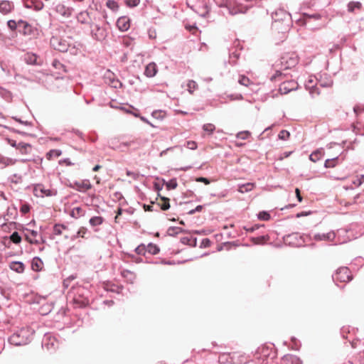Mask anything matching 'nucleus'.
Segmentation results:
<instances>
[{"mask_svg": "<svg viewBox=\"0 0 364 364\" xmlns=\"http://www.w3.org/2000/svg\"><path fill=\"white\" fill-rule=\"evenodd\" d=\"M261 227H264V225H259V224H255L254 225H252V226H244V230H246V232H255V230H258L259 228H260Z\"/></svg>", "mask_w": 364, "mask_h": 364, "instance_id": "54", "label": "nucleus"}, {"mask_svg": "<svg viewBox=\"0 0 364 364\" xmlns=\"http://www.w3.org/2000/svg\"><path fill=\"white\" fill-rule=\"evenodd\" d=\"M70 37L65 38L60 36H53L50 40V44L53 49L62 53L67 52L70 46Z\"/></svg>", "mask_w": 364, "mask_h": 364, "instance_id": "5", "label": "nucleus"}, {"mask_svg": "<svg viewBox=\"0 0 364 364\" xmlns=\"http://www.w3.org/2000/svg\"><path fill=\"white\" fill-rule=\"evenodd\" d=\"M235 353H223L219 355L218 362L221 364L234 363Z\"/></svg>", "mask_w": 364, "mask_h": 364, "instance_id": "17", "label": "nucleus"}, {"mask_svg": "<svg viewBox=\"0 0 364 364\" xmlns=\"http://www.w3.org/2000/svg\"><path fill=\"white\" fill-rule=\"evenodd\" d=\"M106 6L113 11H115L119 9V5L114 0H108L106 2Z\"/></svg>", "mask_w": 364, "mask_h": 364, "instance_id": "49", "label": "nucleus"}, {"mask_svg": "<svg viewBox=\"0 0 364 364\" xmlns=\"http://www.w3.org/2000/svg\"><path fill=\"white\" fill-rule=\"evenodd\" d=\"M352 275L350 270L346 267L338 268L336 273L332 275V279L334 282H348L352 279Z\"/></svg>", "mask_w": 364, "mask_h": 364, "instance_id": "6", "label": "nucleus"}, {"mask_svg": "<svg viewBox=\"0 0 364 364\" xmlns=\"http://www.w3.org/2000/svg\"><path fill=\"white\" fill-rule=\"evenodd\" d=\"M18 24L19 20L18 21H16L15 20L11 19L7 21V26L12 31L16 30L18 31Z\"/></svg>", "mask_w": 364, "mask_h": 364, "instance_id": "40", "label": "nucleus"}, {"mask_svg": "<svg viewBox=\"0 0 364 364\" xmlns=\"http://www.w3.org/2000/svg\"><path fill=\"white\" fill-rule=\"evenodd\" d=\"M62 154V151L60 149H51L46 154V157L48 160L53 158H57Z\"/></svg>", "mask_w": 364, "mask_h": 364, "instance_id": "36", "label": "nucleus"}, {"mask_svg": "<svg viewBox=\"0 0 364 364\" xmlns=\"http://www.w3.org/2000/svg\"><path fill=\"white\" fill-rule=\"evenodd\" d=\"M240 53L237 50H230L229 53V63L235 65L237 63V60L240 58Z\"/></svg>", "mask_w": 364, "mask_h": 364, "instance_id": "28", "label": "nucleus"}, {"mask_svg": "<svg viewBox=\"0 0 364 364\" xmlns=\"http://www.w3.org/2000/svg\"><path fill=\"white\" fill-rule=\"evenodd\" d=\"M44 6L43 3L41 0H29L25 3V7L31 9L35 11H41Z\"/></svg>", "mask_w": 364, "mask_h": 364, "instance_id": "18", "label": "nucleus"}, {"mask_svg": "<svg viewBox=\"0 0 364 364\" xmlns=\"http://www.w3.org/2000/svg\"><path fill=\"white\" fill-rule=\"evenodd\" d=\"M285 76L286 75L282 73L280 70H276L275 73L270 77V80L276 82L277 80H283Z\"/></svg>", "mask_w": 364, "mask_h": 364, "instance_id": "39", "label": "nucleus"}, {"mask_svg": "<svg viewBox=\"0 0 364 364\" xmlns=\"http://www.w3.org/2000/svg\"><path fill=\"white\" fill-rule=\"evenodd\" d=\"M14 9L12 1L8 0L0 1V13L6 15L11 13Z\"/></svg>", "mask_w": 364, "mask_h": 364, "instance_id": "15", "label": "nucleus"}, {"mask_svg": "<svg viewBox=\"0 0 364 364\" xmlns=\"http://www.w3.org/2000/svg\"><path fill=\"white\" fill-rule=\"evenodd\" d=\"M151 116L156 119H163L165 117V112L162 110H154L151 113Z\"/></svg>", "mask_w": 364, "mask_h": 364, "instance_id": "51", "label": "nucleus"}, {"mask_svg": "<svg viewBox=\"0 0 364 364\" xmlns=\"http://www.w3.org/2000/svg\"><path fill=\"white\" fill-rule=\"evenodd\" d=\"M9 267L11 270L17 272L22 273L24 272L25 265L22 262L14 261L9 264Z\"/></svg>", "mask_w": 364, "mask_h": 364, "instance_id": "20", "label": "nucleus"}, {"mask_svg": "<svg viewBox=\"0 0 364 364\" xmlns=\"http://www.w3.org/2000/svg\"><path fill=\"white\" fill-rule=\"evenodd\" d=\"M323 154L324 151L323 149H316L310 154L309 159L313 162H316L323 157Z\"/></svg>", "mask_w": 364, "mask_h": 364, "instance_id": "24", "label": "nucleus"}, {"mask_svg": "<svg viewBox=\"0 0 364 364\" xmlns=\"http://www.w3.org/2000/svg\"><path fill=\"white\" fill-rule=\"evenodd\" d=\"M31 149V145L28 143L25 142H19L18 143V147L17 150H19V151L22 154H27L30 152V150Z\"/></svg>", "mask_w": 364, "mask_h": 364, "instance_id": "25", "label": "nucleus"}, {"mask_svg": "<svg viewBox=\"0 0 364 364\" xmlns=\"http://www.w3.org/2000/svg\"><path fill=\"white\" fill-rule=\"evenodd\" d=\"M134 252L139 255L145 256L146 253V245L144 244L139 245L135 248Z\"/></svg>", "mask_w": 364, "mask_h": 364, "instance_id": "50", "label": "nucleus"}, {"mask_svg": "<svg viewBox=\"0 0 364 364\" xmlns=\"http://www.w3.org/2000/svg\"><path fill=\"white\" fill-rule=\"evenodd\" d=\"M68 186L80 192L92 188V185L88 180H85L82 182L75 181L73 183H70Z\"/></svg>", "mask_w": 364, "mask_h": 364, "instance_id": "13", "label": "nucleus"}, {"mask_svg": "<svg viewBox=\"0 0 364 364\" xmlns=\"http://www.w3.org/2000/svg\"><path fill=\"white\" fill-rule=\"evenodd\" d=\"M87 232V229L85 228H80L78 231L70 236V240L72 241H75L77 238L81 237H84L85 236V234Z\"/></svg>", "mask_w": 364, "mask_h": 364, "instance_id": "37", "label": "nucleus"}, {"mask_svg": "<svg viewBox=\"0 0 364 364\" xmlns=\"http://www.w3.org/2000/svg\"><path fill=\"white\" fill-rule=\"evenodd\" d=\"M89 16V13L87 11H81L77 16V21L81 23H85L87 18Z\"/></svg>", "mask_w": 364, "mask_h": 364, "instance_id": "46", "label": "nucleus"}, {"mask_svg": "<svg viewBox=\"0 0 364 364\" xmlns=\"http://www.w3.org/2000/svg\"><path fill=\"white\" fill-rule=\"evenodd\" d=\"M252 187H253V184L248 183L243 185L242 186L240 187V191L242 193L248 192L249 191H251L252 189Z\"/></svg>", "mask_w": 364, "mask_h": 364, "instance_id": "61", "label": "nucleus"}, {"mask_svg": "<svg viewBox=\"0 0 364 364\" xmlns=\"http://www.w3.org/2000/svg\"><path fill=\"white\" fill-rule=\"evenodd\" d=\"M52 65L58 70H61L64 68V65L61 63L58 60L54 59L52 62Z\"/></svg>", "mask_w": 364, "mask_h": 364, "instance_id": "58", "label": "nucleus"}, {"mask_svg": "<svg viewBox=\"0 0 364 364\" xmlns=\"http://www.w3.org/2000/svg\"><path fill=\"white\" fill-rule=\"evenodd\" d=\"M38 57L34 53H28L24 56V60L29 65H39L38 62Z\"/></svg>", "mask_w": 364, "mask_h": 364, "instance_id": "22", "label": "nucleus"}, {"mask_svg": "<svg viewBox=\"0 0 364 364\" xmlns=\"http://www.w3.org/2000/svg\"><path fill=\"white\" fill-rule=\"evenodd\" d=\"M298 63L296 57H282L281 58V65L284 70L290 69Z\"/></svg>", "mask_w": 364, "mask_h": 364, "instance_id": "14", "label": "nucleus"}, {"mask_svg": "<svg viewBox=\"0 0 364 364\" xmlns=\"http://www.w3.org/2000/svg\"><path fill=\"white\" fill-rule=\"evenodd\" d=\"M61 226H60L59 223L55 224L53 226V234L56 235H60L63 232V230L61 229Z\"/></svg>", "mask_w": 364, "mask_h": 364, "instance_id": "63", "label": "nucleus"}, {"mask_svg": "<svg viewBox=\"0 0 364 364\" xmlns=\"http://www.w3.org/2000/svg\"><path fill=\"white\" fill-rule=\"evenodd\" d=\"M43 262L38 257H35L31 262V268L35 272H40L42 269Z\"/></svg>", "mask_w": 364, "mask_h": 364, "instance_id": "23", "label": "nucleus"}, {"mask_svg": "<svg viewBox=\"0 0 364 364\" xmlns=\"http://www.w3.org/2000/svg\"><path fill=\"white\" fill-rule=\"evenodd\" d=\"M42 347L48 351H54L58 347V342L51 333H45L42 340Z\"/></svg>", "mask_w": 364, "mask_h": 364, "instance_id": "8", "label": "nucleus"}, {"mask_svg": "<svg viewBox=\"0 0 364 364\" xmlns=\"http://www.w3.org/2000/svg\"><path fill=\"white\" fill-rule=\"evenodd\" d=\"M104 220L102 216H93L90 219L89 223L92 227H97L102 225Z\"/></svg>", "mask_w": 364, "mask_h": 364, "instance_id": "32", "label": "nucleus"}, {"mask_svg": "<svg viewBox=\"0 0 364 364\" xmlns=\"http://www.w3.org/2000/svg\"><path fill=\"white\" fill-rule=\"evenodd\" d=\"M23 178L21 175L14 173L9 178V181L14 184H18L22 182Z\"/></svg>", "mask_w": 364, "mask_h": 364, "instance_id": "38", "label": "nucleus"}, {"mask_svg": "<svg viewBox=\"0 0 364 364\" xmlns=\"http://www.w3.org/2000/svg\"><path fill=\"white\" fill-rule=\"evenodd\" d=\"M129 145H130V143H129V142H123V143H121L116 148H114V149L119 150L120 151H125Z\"/></svg>", "mask_w": 364, "mask_h": 364, "instance_id": "57", "label": "nucleus"}, {"mask_svg": "<svg viewBox=\"0 0 364 364\" xmlns=\"http://www.w3.org/2000/svg\"><path fill=\"white\" fill-rule=\"evenodd\" d=\"M112 76H107V78L109 80V85L114 88H121L123 84L118 80L114 77V74H110Z\"/></svg>", "mask_w": 364, "mask_h": 364, "instance_id": "30", "label": "nucleus"}, {"mask_svg": "<svg viewBox=\"0 0 364 364\" xmlns=\"http://www.w3.org/2000/svg\"><path fill=\"white\" fill-rule=\"evenodd\" d=\"M122 276L124 277H126L127 278V279H129L131 283L133 282V281L135 279V275L134 274L129 271V270H124L122 273Z\"/></svg>", "mask_w": 364, "mask_h": 364, "instance_id": "53", "label": "nucleus"}, {"mask_svg": "<svg viewBox=\"0 0 364 364\" xmlns=\"http://www.w3.org/2000/svg\"><path fill=\"white\" fill-rule=\"evenodd\" d=\"M362 6V4L359 1H350L348 4V11L349 12H353L355 9H360Z\"/></svg>", "mask_w": 364, "mask_h": 364, "instance_id": "35", "label": "nucleus"}, {"mask_svg": "<svg viewBox=\"0 0 364 364\" xmlns=\"http://www.w3.org/2000/svg\"><path fill=\"white\" fill-rule=\"evenodd\" d=\"M85 214V210L83 208L81 207H75L71 210L70 215L74 218H79L82 216H84Z\"/></svg>", "mask_w": 364, "mask_h": 364, "instance_id": "27", "label": "nucleus"}, {"mask_svg": "<svg viewBox=\"0 0 364 364\" xmlns=\"http://www.w3.org/2000/svg\"><path fill=\"white\" fill-rule=\"evenodd\" d=\"M303 16L304 18H314L315 20H318L321 18V16L319 14L315 13L313 14H309L306 13H304Z\"/></svg>", "mask_w": 364, "mask_h": 364, "instance_id": "60", "label": "nucleus"}, {"mask_svg": "<svg viewBox=\"0 0 364 364\" xmlns=\"http://www.w3.org/2000/svg\"><path fill=\"white\" fill-rule=\"evenodd\" d=\"M271 216L269 212L262 210L257 214V218L260 220L267 221L270 219Z\"/></svg>", "mask_w": 364, "mask_h": 364, "instance_id": "44", "label": "nucleus"}, {"mask_svg": "<svg viewBox=\"0 0 364 364\" xmlns=\"http://www.w3.org/2000/svg\"><path fill=\"white\" fill-rule=\"evenodd\" d=\"M91 36L93 39L97 41H102L107 36V28L98 24H95L94 25V28L91 30Z\"/></svg>", "mask_w": 364, "mask_h": 364, "instance_id": "10", "label": "nucleus"}, {"mask_svg": "<svg viewBox=\"0 0 364 364\" xmlns=\"http://www.w3.org/2000/svg\"><path fill=\"white\" fill-rule=\"evenodd\" d=\"M306 237L309 240L315 241H333L336 237V234L333 231L328 232L327 233H316L314 235L311 234L306 235Z\"/></svg>", "mask_w": 364, "mask_h": 364, "instance_id": "11", "label": "nucleus"}, {"mask_svg": "<svg viewBox=\"0 0 364 364\" xmlns=\"http://www.w3.org/2000/svg\"><path fill=\"white\" fill-rule=\"evenodd\" d=\"M339 160L338 156L326 159L324 163V167L326 168H334L338 164Z\"/></svg>", "mask_w": 364, "mask_h": 364, "instance_id": "33", "label": "nucleus"}, {"mask_svg": "<svg viewBox=\"0 0 364 364\" xmlns=\"http://www.w3.org/2000/svg\"><path fill=\"white\" fill-rule=\"evenodd\" d=\"M181 242L191 247L197 245V238L193 237H183L181 238Z\"/></svg>", "mask_w": 364, "mask_h": 364, "instance_id": "29", "label": "nucleus"}, {"mask_svg": "<svg viewBox=\"0 0 364 364\" xmlns=\"http://www.w3.org/2000/svg\"><path fill=\"white\" fill-rule=\"evenodd\" d=\"M250 135L251 133L249 131H242L236 134V137L239 139L245 140L247 139Z\"/></svg>", "mask_w": 364, "mask_h": 364, "instance_id": "52", "label": "nucleus"}, {"mask_svg": "<svg viewBox=\"0 0 364 364\" xmlns=\"http://www.w3.org/2000/svg\"><path fill=\"white\" fill-rule=\"evenodd\" d=\"M10 240L14 244H19L21 242V237L18 232L15 231L10 235Z\"/></svg>", "mask_w": 364, "mask_h": 364, "instance_id": "48", "label": "nucleus"}, {"mask_svg": "<svg viewBox=\"0 0 364 364\" xmlns=\"http://www.w3.org/2000/svg\"><path fill=\"white\" fill-rule=\"evenodd\" d=\"M157 73V66L155 63H149L144 70V75L148 77H152Z\"/></svg>", "mask_w": 364, "mask_h": 364, "instance_id": "19", "label": "nucleus"}, {"mask_svg": "<svg viewBox=\"0 0 364 364\" xmlns=\"http://www.w3.org/2000/svg\"><path fill=\"white\" fill-rule=\"evenodd\" d=\"M272 28L281 33L289 32L292 26L291 15L282 8L276 9L272 12Z\"/></svg>", "mask_w": 364, "mask_h": 364, "instance_id": "1", "label": "nucleus"}, {"mask_svg": "<svg viewBox=\"0 0 364 364\" xmlns=\"http://www.w3.org/2000/svg\"><path fill=\"white\" fill-rule=\"evenodd\" d=\"M238 82L240 85L247 87L250 83V80L245 75H240L238 80Z\"/></svg>", "mask_w": 364, "mask_h": 364, "instance_id": "56", "label": "nucleus"}, {"mask_svg": "<svg viewBox=\"0 0 364 364\" xmlns=\"http://www.w3.org/2000/svg\"><path fill=\"white\" fill-rule=\"evenodd\" d=\"M33 192L36 197L53 196L57 194L56 191L46 189L41 183L34 185Z\"/></svg>", "mask_w": 364, "mask_h": 364, "instance_id": "9", "label": "nucleus"}, {"mask_svg": "<svg viewBox=\"0 0 364 364\" xmlns=\"http://www.w3.org/2000/svg\"><path fill=\"white\" fill-rule=\"evenodd\" d=\"M16 162V160H14L11 158L5 157L0 154V164H4V166L13 165Z\"/></svg>", "mask_w": 364, "mask_h": 364, "instance_id": "42", "label": "nucleus"}, {"mask_svg": "<svg viewBox=\"0 0 364 364\" xmlns=\"http://www.w3.org/2000/svg\"><path fill=\"white\" fill-rule=\"evenodd\" d=\"M18 32L24 36L33 38L38 34V30L27 21L20 19L18 24Z\"/></svg>", "mask_w": 364, "mask_h": 364, "instance_id": "7", "label": "nucleus"}, {"mask_svg": "<svg viewBox=\"0 0 364 364\" xmlns=\"http://www.w3.org/2000/svg\"><path fill=\"white\" fill-rule=\"evenodd\" d=\"M73 301L75 304L76 305V307L78 308H84L88 304L87 299H80L75 297L74 298Z\"/></svg>", "mask_w": 364, "mask_h": 364, "instance_id": "43", "label": "nucleus"}, {"mask_svg": "<svg viewBox=\"0 0 364 364\" xmlns=\"http://www.w3.org/2000/svg\"><path fill=\"white\" fill-rule=\"evenodd\" d=\"M306 235H300L298 232H292L291 234L285 235L283 237V240L285 245L291 247H303L306 242Z\"/></svg>", "mask_w": 364, "mask_h": 364, "instance_id": "4", "label": "nucleus"}, {"mask_svg": "<svg viewBox=\"0 0 364 364\" xmlns=\"http://www.w3.org/2000/svg\"><path fill=\"white\" fill-rule=\"evenodd\" d=\"M203 129L204 132H205L206 133H208L209 135L212 134L213 133V132L215 131V127L214 124H210V123H208V124H205L203 126Z\"/></svg>", "mask_w": 364, "mask_h": 364, "instance_id": "47", "label": "nucleus"}, {"mask_svg": "<svg viewBox=\"0 0 364 364\" xmlns=\"http://www.w3.org/2000/svg\"><path fill=\"white\" fill-rule=\"evenodd\" d=\"M34 332L30 326L22 327L9 338V342L16 346L26 345L31 341Z\"/></svg>", "mask_w": 364, "mask_h": 364, "instance_id": "2", "label": "nucleus"}, {"mask_svg": "<svg viewBox=\"0 0 364 364\" xmlns=\"http://www.w3.org/2000/svg\"><path fill=\"white\" fill-rule=\"evenodd\" d=\"M162 203L159 204L160 205L161 210H167L170 208L169 198L166 197H161Z\"/></svg>", "mask_w": 364, "mask_h": 364, "instance_id": "45", "label": "nucleus"}, {"mask_svg": "<svg viewBox=\"0 0 364 364\" xmlns=\"http://www.w3.org/2000/svg\"><path fill=\"white\" fill-rule=\"evenodd\" d=\"M282 364H302V361L296 355H287L284 356Z\"/></svg>", "mask_w": 364, "mask_h": 364, "instance_id": "21", "label": "nucleus"}, {"mask_svg": "<svg viewBox=\"0 0 364 364\" xmlns=\"http://www.w3.org/2000/svg\"><path fill=\"white\" fill-rule=\"evenodd\" d=\"M289 132L285 129L280 131L278 134V138L282 140H287L289 138Z\"/></svg>", "mask_w": 364, "mask_h": 364, "instance_id": "55", "label": "nucleus"}, {"mask_svg": "<svg viewBox=\"0 0 364 364\" xmlns=\"http://www.w3.org/2000/svg\"><path fill=\"white\" fill-rule=\"evenodd\" d=\"M298 83L295 80H284L279 85V90L281 94H287L296 90Z\"/></svg>", "mask_w": 364, "mask_h": 364, "instance_id": "12", "label": "nucleus"}, {"mask_svg": "<svg viewBox=\"0 0 364 364\" xmlns=\"http://www.w3.org/2000/svg\"><path fill=\"white\" fill-rule=\"evenodd\" d=\"M257 358L262 360V364H269L270 361H272L277 358V352L273 348L269 346H262L259 348L257 351Z\"/></svg>", "mask_w": 364, "mask_h": 364, "instance_id": "3", "label": "nucleus"}, {"mask_svg": "<svg viewBox=\"0 0 364 364\" xmlns=\"http://www.w3.org/2000/svg\"><path fill=\"white\" fill-rule=\"evenodd\" d=\"M269 240V237L268 235L250 237L251 242H253V244L255 245L264 244Z\"/></svg>", "mask_w": 364, "mask_h": 364, "instance_id": "26", "label": "nucleus"}, {"mask_svg": "<svg viewBox=\"0 0 364 364\" xmlns=\"http://www.w3.org/2000/svg\"><path fill=\"white\" fill-rule=\"evenodd\" d=\"M116 25L121 31H127L130 27V20L127 16H121L117 19Z\"/></svg>", "mask_w": 364, "mask_h": 364, "instance_id": "16", "label": "nucleus"}, {"mask_svg": "<svg viewBox=\"0 0 364 364\" xmlns=\"http://www.w3.org/2000/svg\"><path fill=\"white\" fill-rule=\"evenodd\" d=\"M146 253L152 255H157L160 252V248L156 244L150 242L146 246Z\"/></svg>", "mask_w": 364, "mask_h": 364, "instance_id": "31", "label": "nucleus"}, {"mask_svg": "<svg viewBox=\"0 0 364 364\" xmlns=\"http://www.w3.org/2000/svg\"><path fill=\"white\" fill-rule=\"evenodd\" d=\"M164 182L165 183L166 188L168 190L175 189L177 187V186H178V183H177L176 178H175L170 179L167 182H166L164 180Z\"/></svg>", "mask_w": 364, "mask_h": 364, "instance_id": "41", "label": "nucleus"}, {"mask_svg": "<svg viewBox=\"0 0 364 364\" xmlns=\"http://www.w3.org/2000/svg\"><path fill=\"white\" fill-rule=\"evenodd\" d=\"M31 210V205L28 203H24L21 206L20 211L23 214L28 213Z\"/></svg>", "mask_w": 364, "mask_h": 364, "instance_id": "62", "label": "nucleus"}, {"mask_svg": "<svg viewBox=\"0 0 364 364\" xmlns=\"http://www.w3.org/2000/svg\"><path fill=\"white\" fill-rule=\"evenodd\" d=\"M181 232H185V230L179 227H170L167 230V234L172 237H175Z\"/></svg>", "mask_w": 364, "mask_h": 364, "instance_id": "34", "label": "nucleus"}, {"mask_svg": "<svg viewBox=\"0 0 364 364\" xmlns=\"http://www.w3.org/2000/svg\"><path fill=\"white\" fill-rule=\"evenodd\" d=\"M140 2V0H125V4L129 7H135Z\"/></svg>", "mask_w": 364, "mask_h": 364, "instance_id": "59", "label": "nucleus"}, {"mask_svg": "<svg viewBox=\"0 0 364 364\" xmlns=\"http://www.w3.org/2000/svg\"><path fill=\"white\" fill-rule=\"evenodd\" d=\"M186 147L191 150H195L197 149V144L194 141H188L186 142Z\"/></svg>", "mask_w": 364, "mask_h": 364, "instance_id": "64", "label": "nucleus"}]
</instances>
